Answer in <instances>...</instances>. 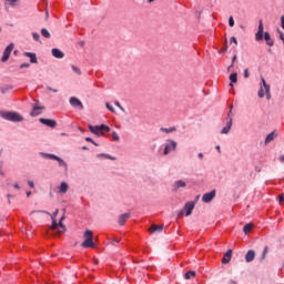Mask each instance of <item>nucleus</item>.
<instances>
[{
    "label": "nucleus",
    "instance_id": "f257e3e1",
    "mask_svg": "<svg viewBox=\"0 0 284 284\" xmlns=\"http://www.w3.org/2000/svg\"><path fill=\"white\" fill-rule=\"evenodd\" d=\"M0 116L6 119V121H12L13 123H21V121H23V116L17 112L1 111Z\"/></svg>",
    "mask_w": 284,
    "mask_h": 284
},
{
    "label": "nucleus",
    "instance_id": "f03ea898",
    "mask_svg": "<svg viewBox=\"0 0 284 284\" xmlns=\"http://www.w3.org/2000/svg\"><path fill=\"white\" fill-rule=\"evenodd\" d=\"M41 155L44 159H50L51 161H58L59 166L64 168V171L68 172V163H65V161H63V159H61L54 154H50V153H41Z\"/></svg>",
    "mask_w": 284,
    "mask_h": 284
},
{
    "label": "nucleus",
    "instance_id": "7ed1b4c3",
    "mask_svg": "<svg viewBox=\"0 0 284 284\" xmlns=\"http://www.w3.org/2000/svg\"><path fill=\"white\" fill-rule=\"evenodd\" d=\"M93 233L90 230L84 232V243H82V247H94V240L92 239Z\"/></svg>",
    "mask_w": 284,
    "mask_h": 284
},
{
    "label": "nucleus",
    "instance_id": "20e7f679",
    "mask_svg": "<svg viewBox=\"0 0 284 284\" xmlns=\"http://www.w3.org/2000/svg\"><path fill=\"white\" fill-rule=\"evenodd\" d=\"M176 141L174 140H166V144L164 146V151H163V154L164 156H168V154H170V152H174L176 150Z\"/></svg>",
    "mask_w": 284,
    "mask_h": 284
},
{
    "label": "nucleus",
    "instance_id": "39448f33",
    "mask_svg": "<svg viewBox=\"0 0 284 284\" xmlns=\"http://www.w3.org/2000/svg\"><path fill=\"white\" fill-rule=\"evenodd\" d=\"M38 212H42L43 214H48L49 216H51V219H52L51 230H57V227H59V224L57 223V216L59 214V209H57L52 214H50L49 212H45V211H38Z\"/></svg>",
    "mask_w": 284,
    "mask_h": 284
},
{
    "label": "nucleus",
    "instance_id": "423d86ee",
    "mask_svg": "<svg viewBox=\"0 0 284 284\" xmlns=\"http://www.w3.org/2000/svg\"><path fill=\"white\" fill-rule=\"evenodd\" d=\"M14 50V43H10L3 52V55L1 58L2 63H6V61H8V59H10V54H12V51Z\"/></svg>",
    "mask_w": 284,
    "mask_h": 284
},
{
    "label": "nucleus",
    "instance_id": "0eeeda50",
    "mask_svg": "<svg viewBox=\"0 0 284 284\" xmlns=\"http://www.w3.org/2000/svg\"><path fill=\"white\" fill-rule=\"evenodd\" d=\"M264 88L265 93H266V99L267 101H270V99H272V93L270 92V84H267V82L265 81V78H261V84L260 88Z\"/></svg>",
    "mask_w": 284,
    "mask_h": 284
},
{
    "label": "nucleus",
    "instance_id": "6e6552de",
    "mask_svg": "<svg viewBox=\"0 0 284 284\" xmlns=\"http://www.w3.org/2000/svg\"><path fill=\"white\" fill-rule=\"evenodd\" d=\"M216 196V190H213L209 193H205L203 196H202V201L203 203H212V200Z\"/></svg>",
    "mask_w": 284,
    "mask_h": 284
},
{
    "label": "nucleus",
    "instance_id": "1a4fd4ad",
    "mask_svg": "<svg viewBox=\"0 0 284 284\" xmlns=\"http://www.w3.org/2000/svg\"><path fill=\"white\" fill-rule=\"evenodd\" d=\"M196 206V203L195 202H187L185 205H184V211L186 212L185 213V216H191L192 215V212L194 210V207Z\"/></svg>",
    "mask_w": 284,
    "mask_h": 284
},
{
    "label": "nucleus",
    "instance_id": "9d476101",
    "mask_svg": "<svg viewBox=\"0 0 284 284\" xmlns=\"http://www.w3.org/2000/svg\"><path fill=\"white\" fill-rule=\"evenodd\" d=\"M69 102H70V105H72V108H78L79 110H83V103L78 98L72 97L70 98Z\"/></svg>",
    "mask_w": 284,
    "mask_h": 284
},
{
    "label": "nucleus",
    "instance_id": "9b49d317",
    "mask_svg": "<svg viewBox=\"0 0 284 284\" xmlns=\"http://www.w3.org/2000/svg\"><path fill=\"white\" fill-rule=\"evenodd\" d=\"M40 123H42V125H47L48 128H57V121L54 120L42 118L40 119Z\"/></svg>",
    "mask_w": 284,
    "mask_h": 284
},
{
    "label": "nucleus",
    "instance_id": "f8f14e48",
    "mask_svg": "<svg viewBox=\"0 0 284 284\" xmlns=\"http://www.w3.org/2000/svg\"><path fill=\"white\" fill-rule=\"evenodd\" d=\"M232 130V118H226V125L222 129L221 134H230Z\"/></svg>",
    "mask_w": 284,
    "mask_h": 284
},
{
    "label": "nucleus",
    "instance_id": "ddd939ff",
    "mask_svg": "<svg viewBox=\"0 0 284 284\" xmlns=\"http://www.w3.org/2000/svg\"><path fill=\"white\" fill-rule=\"evenodd\" d=\"M130 213H123L121 215H119L118 217V223L119 225H125V223H128V219H130Z\"/></svg>",
    "mask_w": 284,
    "mask_h": 284
},
{
    "label": "nucleus",
    "instance_id": "4468645a",
    "mask_svg": "<svg viewBox=\"0 0 284 284\" xmlns=\"http://www.w3.org/2000/svg\"><path fill=\"white\" fill-rule=\"evenodd\" d=\"M89 130L92 132V134H95V136H103V132L101 131L100 126L89 124Z\"/></svg>",
    "mask_w": 284,
    "mask_h": 284
},
{
    "label": "nucleus",
    "instance_id": "2eb2a0df",
    "mask_svg": "<svg viewBox=\"0 0 284 284\" xmlns=\"http://www.w3.org/2000/svg\"><path fill=\"white\" fill-rule=\"evenodd\" d=\"M256 41H263V21L260 20L258 30L255 34Z\"/></svg>",
    "mask_w": 284,
    "mask_h": 284
},
{
    "label": "nucleus",
    "instance_id": "dca6fc26",
    "mask_svg": "<svg viewBox=\"0 0 284 284\" xmlns=\"http://www.w3.org/2000/svg\"><path fill=\"white\" fill-rule=\"evenodd\" d=\"M51 54L52 57H54V59H63V57H65V53H63V51L54 48L51 50Z\"/></svg>",
    "mask_w": 284,
    "mask_h": 284
},
{
    "label": "nucleus",
    "instance_id": "f3484780",
    "mask_svg": "<svg viewBox=\"0 0 284 284\" xmlns=\"http://www.w3.org/2000/svg\"><path fill=\"white\" fill-rule=\"evenodd\" d=\"M41 110H45V108L44 106L34 105L32 111L30 112V115L31 116H39V114H41Z\"/></svg>",
    "mask_w": 284,
    "mask_h": 284
},
{
    "label": "nucleus",
    "instance_id": "a211bd4d",
    "mask_svg": "<svg viewBox=\"0 0 284 284\" xmlns=\"http://www.w3.org/2000/svg\"><path fill=\"white\" fill-rule=\"evenodd\" d=\"M230 261H232V250H229V251L224 254V256H223V258H222V263H223L224 265H227V263H230Z\"/></svg>",
    "mask_w": 284,
    "mask_h": 284
},
{
    "label": "nucleus",
    "instance_id": "6ab92c4d",
    "mask_svg": "<svg viewBox=\"0 0 284 284\" xmlns=\"http://www.w3.org/2000/svg\"><path fill=\"white\" fill-rule=\"evenodd\" d=\"M255 257H256V253L250 250L245 255V261L246 263H252V261H254Z\"/></svg>",
    "mask_w": 284,
    "mask_h": 284
},
{
    "label": "nucleus",
    "instance_id": "aec40b11",
    "mask_svg": "<svg viewBox=\"0 0 284 284\" xmlns=\"http://www.w3.org/2000/svg\"><path fill=\"white\" fill-rule=\"evenodd\" d=\"M149 232L150 234H154V232H163V225L152 224Z\"/></svg>",
    "mask_w": 284,
    "mask_h": 284
},
{
    "label": "nucleus",
    "instance_id": "412c9836",
    "mask_svg": "<svg viewBox=\"0 0 284 284\" xmlns=\"http://www.w3.org/2000/svg\"><path fill=\"white\" fill-rule=\"evenodd\" d=\"M24 57H28L30 59V63H39V61L37 60V53L24 52Z\"/></svg>",
    "mask_w": 284,
    "mask_h": 284
},
{
    "label": "nucleus",
    "instance_id": "4be33fe9",
    "mask_svg": "<svg viewBox=\"0 0 284 284\" xmlns=\"http://www.w3.org/2000/svg\"><path fill=\"white\" fill-rule=\"evenodd\" d=\"M274 139H276V132H271L268 135H266L265 138V145H268V143H272V141H274Z\"/></svg>",
    "mask_w": 284,
    "mask_h": 284
},
{
    "label": "nucleus",
    "instance_id": "5701e85b",
    "mask_svg": "<svg viewBox=\"0 0 284 284\" xmlns=\"http://www.w3.org/2000/svg\"><path fill=\"white\" fill-rule=\"evenodd\" d=\"M69 185L65 182H61L60 186H59V193L60 194H65L69 190Z\"/></svg>",
    "mask_w": 284,
    "mask_h": 284
},
{
    "label": "nucleus",
    "instance_id": "b1692460",
    "mask_svg": "<svg viewBox=\"0 0 284 284\" xmlns=\"http://www.w3.org/2000/svg\"><path fill=\"white\" fill-rule=\"evenodd\" d=\"M264 39H265L266 43H267L270 47L274 45V40H273L272 37L270 36V32H265V33H264Z\"/></svg>",
    "mask_w": 284,
    "mask_h": 284
},
{
    "label": "nucleus",
    "instance_id": "393cba45",
    "mask_svg": "<svg viewBox=\"0 0 284 284\" xmlns=\"http://www.w3.org/2000/svg\"><path fill=\"white\" fill-rule=\"evenodd\" d=\"M230 81H231L230 87L232 88L233 87L232 83H236L239 81V73H232L230 75Z\"/></svg>",
    "mask_w": 284,
    "mask_h": 284
},
{
    "label": "nucleus",
    "instance_id": "a878e982",
    "mask_svg": "<svg viewBox=\"0 0 284 284\" xmlns=\"http://www.w3.org/2000/svg\"><path fill=\"white\" fill-rule=\"evenodd\" d=\"M160 132H165V134H170L172 132H176V128L175 126H171V128H161Z\"/></svg>",
    "mask_w": 284,
    "mask_h": 284
},
{
    "label": "nucleus",
    "instance_id": "bb28decb",
    "mask_svg": "<svg viewBox=\"0 0 284 284\" xmlns=\"http://www.w3.org/2000/svg\"><path fill=\"white\" fill-rule=\"evenodd\" d=\"M252 227H254V224L252 223L245 224L243 227L244 234H250V232H252Z\"/></svg>",
    "mask_w": 284,
    "mask_h": 284
},
{
    "label": "nucleus",
    "instance_id": "cd10ccee",
    "mask_svg": "<svg viewBox=\"0 0 284 284\" xmlns=\"http://www.w3.org/2000/svg\"><path fill=\"white\" fill-rule=\"evenodd\" d=\"M257 97L260 99H263V98L267 97V93L265 92V87H260V90L257 92Z\"/></svg>",
    "mask_w": 284,
    "mask_h": 284
},
{
    "label": "nucleus",
    "instance_id": "c85d7f7f",
    "mask_svg": "<svg viewBox=\"0 0 284 284\" xmlns=\"http://www.w3.org/2000/svg\"><path fill=\"white\" fill-rule=\"evenodd\" d=\"M101 158L109 159L110 161H115L116 160V158H114L110 154H105V153L98 154V159H101Z\"/></svg>",
    "mask_w": 284,
    "mask_h": 284
},
{
    "label": "nucleus",
    "instance_id": "c756f323",
    "mask_svg": "<svg viewBox=\"0 0 284 284\" xmlns=\"http://www.w3.org/2000/svg\"><path fill=\"white\" fill-rule=\"evenodd\" d=\"M194 276H196V272L194 271H189L185 273L184 277L186 278V281H190V278H194Z\"/></svg>",
    "mask_w": 284,
    "mask_h": 284
},
{
    "label": "nucleus",
    "instance_id": "7c9ffc66",
    "mask_svg": "<svg viewBox=\"0 0 284 284\" xmlns=\"http://www.w3.org/2000/svg\"><path fill=\"white\" fill-rule=\"evenodd\" d=\"M187 184L182 181V180H178L175 183H174V186L176 187V190H179V187H185Z\"/></svg>",
    "mask_w": 284,
    "mask_h": 284
},
{
    "label": "nucleus",
    "instance_id": "2f4dec72",
    "mask_svg": "<svg viewBox=\"0 0 284 284\" xmlns=\"http://www.w3.org/2000/svg\"><path fill=\"white\" fill-rule=\"evenodd\" d=\"M41 34L42 37H44V39H50L51 37L50 31H48V29H41Z\"/></svg>",
    "mask_w": 284,
    "mask_h": 284
},
{
    "label": "nucleus",
    "instance_id": "473e14b6",
    "mask_svg": "<svg viewBox=\"0 0 284 284\" xmlns=\"http://www.w3.org/2000/svg\"><path fill=\"white\" fill-rule=\"evenodd\" d=\"M71 68H72L73 72L75 74H78V77H81L82 73H81V69L79 67L72 65Z\"/></svg>",
    "mask_w": 284,
    "mask_h": 284
},
{
    "label": "nucleus",
    "instance_id": "72a5a7b5",
    "mask_svg": "<svg viewBox=\"0 0 284 284\" xmlns=\"http://www.w3.org/2000/svg\"><path fill=\"white\" fill-rule=\"evenodd\" d=\"M268 252H270V247L265 246L264 251H263V254H262V257H261L262 261H265V256H267Z\"/></svg>",
    "mask_w": 284,
    "mask_h": 284
},
{
    "label": "nucleus",
    "instance_id": "f704fd0d",
    "mask_svg": "<svg viewBox=\"0 0 284 284\" xmlns=\"http://www.w3.org/2000/svg\"><path fill=\"white\" fill-rule=\"evenodd\" d=\"M100 132H110V126H108L105 124H101L100 125Z\"/></svg>",
    "mask_w": 284,
    "mask_h": 284
},
{
    "label": "nucleus",
    "instance_id": "c9c22d12",
    "mask_svg": "<svg viewBox=\"0 0 284 284\" xmlns=\"http://www.w3.org/2000/svg\"><path fill=\"white\" fill-rule=\"evenodd\" d=\"M105 106L108 108V110H109L110 112H112V113L114 114V112H115L114 106L111 105L110 102H106V103H105Z\"/></svg>",
    "mask_w": 284,
    "mask_h": 284
},
{
    "label": "nucleus",
    "instance_id": "e433bc0d",
    "mask_svg": "<svg viewBox=\"0 0 284 284\" xmlns=\"http://www.w3.org/2000/svg\"><path fill=\"white\" fill-rule=\"evenodd\" d=\"M58 227H61L62 231H59V234H61L62 232H65V225H63V222H59L58 223Z\"/></svg>",
    "mask_w": 284,
    "mask_h": 284
},
{
    "label": "nucleus",
    "instance_id": "4c0bfd02",
    "mask_svg": "<svg viewBox=\"0 0 284 284\" xmlns=\"http://www.w3.org/2000/svg\"><path fill=\"white\" fill-rule=\"evenodd\" d=\"M112 139L113 141H120L119 133H116V131L112 132Z\"/></svg>",
    "mask_w": 284,
    "mask_h": 284
},
{
    "label": "nucleus",
    "instance_id": "58836bf2",
    "mask_svg": "<svg viewBox=\"0 0 284 284\" xmlns=\"http://www.w3.org/2000/svg\"><path fill=\"white\" fill-rule=\"evenodd\" d=\"M232 110H234V105H230V110L227 112L226 119H232Z\"/></svg>",
    "mask_w": 284,
    "mask_h": 284
},
{
    "label": "nucleus",
    "instance_id": "ea45409f",
    "mask_svg": "<svg viewBox=\"0 0 284 284\" xmlns=\"http://www.w3.org/2000/svg\"><path fill=\"white\" fill-rule=\"evenodd\" d=\"M32 38H33L34 41H40L41 36H39V33H37V32H33Z\"/></svg>",
    "mask_w": 284,
    "mask_h": 284
},
{
    "label": "nucleus",
    "instance_id": "a19ab883",
    "mask_svg": "<svg viewBox=\"0 0 284 284\" xmlns=\"http://www.w3.org/2000/svg\"><path fill=\"white\" fill-rule=\"evenodd\" d=\"M229 26H230V28H234V17H230L229 18Z\"/></svg>",
    "mask_w": 284,
    "mask_h": 284
},
{
    "label": "nucleus",
    "instance_id": "79ce46f5",
    "mask_svg": "<svg viewBox=\"0 0 284 284\" xmlns=\"http://www.w3.org/2000/svg\"><path fill=\"white\" fill-rule=\"evenodd\" d=\"M280 205H284V194L278 195Z\"/></svg>",
    "mask_w": 284,
    "mask_h": 284
},
{
    "label": "nucleus",
    "instance_id": "37998d69",
    "mask_svg": "<svg viewBox=\"0 0 284 284\" xmlns=\"http://www.w3.org/2000/svg\"><path fill=\"white\" fill-rule=\"evenodd\" d=\"M227 52V45H224V48H222L219 53L220 54H225Z\"/></svg>",
    "mask_w": 284,
    "mask_h": 284
},
{
    "label": "nucleus",
    "instance_id": "c03bdc74",
    "mask_svg": "<svg viewBox=\"0 0 284 284\" xmlns=\"http://www.w3.org/2000/svg\"><path fill=\"white\" fill-rule=\"evenodd\" d=\"M244 79H250V71L247 69L244 70Z\"/></svg>",
    "mask_w": 284,
    "mask_h": 284
},
{
    "label": "nucleus",
    "instance_id": "a18cd8bd",
    "mask_svg": "<svg viewBox=\"0 0 284 284\" xmlns=\"http://www.w3.org/2000/svg\"><path fill=\"white\" fill-rule=\"evenodd\" d=\"M8 90H12V87L3 88V89L1 90L2 94H6V92H8Z\"/></svg>",
    "mask_w": 284,
    "mask_h": 284
},
{
    "label": "nucleus",
    "instance_id": "49530a36",
    "mask_svg": "<svg viewBox=\"0 0 284 284\" xmlns=\"http://www.w3.org/2000/svg\"><path fill=\"white\" fill-rule=\"evenodd\" d=\"M231 43H235V45H239V41H236V37L231 38Z\"/></svg>",
    "mask_w": 284,
    "mask_h": 284
},
{
    "label": "nucleus",
    "instance_id": "de8ad7c7",
    "mask_svg": "<svg viewBox=\"0 0 284 284\" xmlns=\"http://www.w3.org/2000/svg\"><path fill=\"white\" fill-rule=\"evenodd\" d=\"M236 61V55L233 57L232 59V64L229 67V70L234 68V62Z\"/></svg>",
    "mask_w": 284,
    "mask_h": 284
},
{
    "label": "nucleus",
    "instance_id": "09e8293b",
    "mask_svg": "<svg viewBox=\"0 0 284 284\" xmlns=\"http://www.w3.org/2000/svg\"><path fill=\"white\" fill-rule=\"evenodd\" d=\"M20 68H21V70H23V68H30V63H22V64L20 65Z\"/></svg>",
    "mask_w": 284,
    "mask_h": 284
},
{
    "label": "nucleus",
    "instance_id": "8fccbe9b",
    "mask_svg": "<svg viewBox=\"0 0 284 284\" xmlns=\"http://www.w3.org/2000/svg\"><path fill=\"white\" fill-rule=\"evenodd\" d=\"M47 90H49V92H59V90L52 89V87H47Z\"/></svg>",
    "mask_w": 284,
    "mask_h": 284
},
{
    "label": "nucleus",
    "instance_id": "3c124183",
    "mask_svg": "<svg viewBox=\"0 0 284 284\" xmlns=\"http://www.w3.org/2000/svg\"><path fill=\"white\" fill-rule=\"evenodd\" d=\"M281 28L284 30V16L281 17Z\"/></svg>",
    "mask_w": 284,
    "mask_h": 284
},
{
    "label": "nucleus",
    "instance_id": "603ef678",
    "mask_svg": "<svg viewBox=\"0 0 284 284\" xmlns=\"http://www.w3.org/2000/svg\"><path fill=\"white\" fill-rule=\"evenodd\" d=\"M28 185H29V187H34V182L29 181V182H28Z\"/></svg>",
    "mask_w": 284,
    "mask_h": 284
},
{
    "label": "nucleus",
    "instance_id": "864d4df0",
    "mask_svg": "<svg viewBox=\"0 0 284 284\" xmlns=\"http://www.w3.org/2000/svg\"><path fill=\"white\" fill-rule=\"evenodd\" d=\"M115 105H116V108H120V110H122V111L124 110L123 106H121V103L115 102Z\"/></svg>",
    "mask_w": 284,
    "mask_h": 284
},
{
    "label": "nucleus",
    "instance_id": "5fc2aeb1",
    "mask_svg": "<svg viewBox=\"0 0 284 284\" xmlns=\"http://www.w3.org/2000/svg\"><path fill=\"white\" fill-rule=\"evenodd\" d=\"M85 141H88V143H93L94 140H92V138H85Z\"/></svg>",
    "mask_w": 284,
    "mask_h": 284
},
{
    "label": "nucleus",
    "instance_id": "6e6d98bb",
    "mask_svg": "<svg viewBox=\"0 0 284 284\" xmlns=\"http://www.w3.org/2000/svg\"><path fill=\"white\" fill-rule=\"evenodd\" d=\"M278 161H280L281 163H284V155H281V156L278 158Z\"/></svg>",
    "mask_w": 284,
    "mask_h": 284
},
{
    "label": "nucleus",
    "instance_id": "4d7b16f0",
    "mask_svg": "<svg viewBox=\"0 0 284 284\" xmlns=\"http://www.w3.org/2000/svg\"><path fill=\"white\" fill-rule=\"evenodd\" d=\"M13 187H14L16 190H20V189H21V186H19V184H13Z\"/></svg>",
    "mask_w": 284,
    "mask_h": 284
},
{
    "label": "nucleus",
    "instance_id": "13d9d810",
    "mask_svg": "<svg viewBox=\"0 0 284 284\" xmlns=\"http://www.w3.org/2000/svg\"><path fill=\"white\" fill-rule=\"evenodd\" d=\"M197 159H203V153H199Z\"/></svg>",
    "mask_w": 284,
    "mask_h": 284
},
{
    "label": "nucleus",
    "instance_id": "bf43d9fd",
    "mask_svg": "<svg viewBox=\"0 0 284 284\" xmlns=\"http://www.w3.org/2000/svg\"><path fill=\"white\" fill-rule=\"evenodd\" d=\"M118 243H119V241H116V240L112 241V245H116Z\"/></svg>",
    "mask_w": 284,
    "mask_h": 284
},
{
    "label": "nucleus",
    "instance_id": "052dcab7",
    "mask_svg": "<svg viewBox=\"0 0 284 284\" xmlns=\"http://www.w3.org/2000/svg\"><path fill=\"white\" fill-rule=\"evenodd\" d=\"M215 150H217V152L221 153V146L220 145L215 146Z\"/></svg>",
    "mask_w": 284,
    "mask_h": 284
},
{
    "label": "nucleus",
    "instance_id": "680f3d73",
    "mask_svg": "<svg viewBox=\"0 0 284 284\" xmlns=\"http://www.w3.org/2000/svg\"><path fill=\"white\" fill-rule=\"evenodd\" d=\"M61 222L65 221V215H62L60 219Z\"/></svg>",
    "mask_w": 284,
    "mask_h": 284
},
{
    "label": "nucleus",
    "instance_id": "e2e57ef3",
    "mask_svg": "<svg viewBox=\"0 0 284 284\" xmlns=\"http://www.w3.org/2000/svg\"><path fill=\"white\" fill-rule=\"evenodd\" d=\"M31 194H32V191L27 192V196H31Z\"/></svg>",
    "mask_w": 284,
    "mask_h": 284
},
{
    "label": "nucleus",
    "instance_id": "0e129e2a",
    "mask_svg": "<svg viewBox=\"0 0 284 284\" xmlns=\"http://www.w3.org/2000/svg\"><path fill=\"white\" fill-rule=\"evenodd\" d=\"M229 284H239L236 281H231Z\"/></svg>",
    "mask_w": 284,
    "mask_h": 284
},
{
    "label": "nucleus",
    "instance_id": "69168bd1",
    "mask_svg": "<svg viewBox=\"0 0 284 284\" xmlns=\"http://www.w3.org/2000/svg\"><path fill=\"white\" fill-rule=\"evenodd\" d=\"M45 17L48 19V17H50V13L48 11H45Z\"/></svg>",
    "mask_w": 284,
    "mask_h": 284
},
{
    "label": "nucleus",
    "instance_id": "338daca9",
    "mask_svg": "<svg viewBox=\"0 0 284 284\" xmlns=\"http://www.w3.org/2000/svg\"><path fill=\"white\" fill-rule=\"evenodd\" d=\"M61 136H68V133H61Z\"/></svg>",
    "mask_w": 284,
    "mask_h": 284
},
{
    "label": "nucleus",
    "instance_id": "774afa93",
    "mask_svg": "<svg viewBox=\"0 0 284 284\" xmlns=\"http://www.w3.org/2000/svg\"><path fill=\"white\" fill-rule=\"evenodd\" d=\"M82 150H88V146H82Z\"/></svg>",
    "mask_w": 284,
    "mask_h": 284
}]
</instances>
